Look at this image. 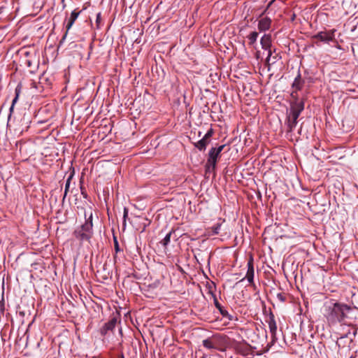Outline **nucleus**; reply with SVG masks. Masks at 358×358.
I'll return each mask as SVG.
<instances>
[{
    "label": "nucleus",
    "instance_id": "f257e3e1",
    "mask_svg": "<svg viewBox=\"0 0 358 358\" xmlns=\"http://www.w3.org/2000/svg\"><path fill=\"white\" fill-rule=\"evenodd\" d=\"M351 311L352 308L348 305L331 299L325 303L323 314L329 324H334L337 322H345Z\"/></svg>",
    "mask_w": 358,
    "mask_h": 358
},
{
    "label": "nucleus",
    "instance_id": "7ed1b4c3",
    "mask_svg": "<svg viewBox=\"0 0 358 358\" xmlns=\"http://www.w3.org/2000/svg\"><path fill=\"white\" fill-rule=\"evenodd\" d=\"M203 346L210 351H220L225 350L226 347V338L225 336L220 334H215L202 341Z\"/></svg>",
    "mask_w": 358,
    "mask_h": 358
},
{
    "label": "nucleus",
    "instance_id": "4be33fe9",
    "mask_svg": "<svg viewBox=\"0 0 358 358\" xmlns=\"http://www.w3.org/2000/svg\"><path fill=\"white\" fill-rule=\"evenodd\" d=\"M35 59V56L29 58L22 59V62L25 66L28 68H31L33 66V62Z\"/></svg>",
    "mask_w": 358,
    "mask_h": 358
},
{
    "label": "nucleus",
    "instance_id": "b1692460",
    "mask_svg": "<svg viewBox=\"0 0 358 358\" xmlns=\"http://www.w3.org/2000/svg\"><path fill=\"white\" fill-rule=\"evenodd\" d=\"M21 53H22V55L23 56L22 59L29 58V57H32L35 56L34 54H32L31 52H30L29 51H28L26 49L22 50Z\"/></svg>",
    "mask_w": 358,
    "mask_h": 358
},
{
    "label": "nucleus",
    "instance_id": "f8f14e48",
    "mask_svg": "<svg viewBox=\"0 0 358 358\" xmlns=\"http://www.w3.org/2000/svg\"><path fill=\"white\" fill-rule=\"evenodd\" d=\"M261 44L263 49L268 50L267 60H269L271 56V50L270 49L271 45V36L264 34L261 38Z\"/></svg>",
    "mask_w": 358,
    "mask_h": 358
},
{
    "label": "nucleus",
    "instance_id": "a878e982",
    "mask_svg": "<svg viewBox=\"0 0 358 358\" xmlns=\"http://www.w3.org/2000/svg\"><path fill=\"white\" fill-rule=\"evenodd\" d=\"M113 242H114V248L116 252H118L120 251V248L119 246V243L117 239V237L114 235L113 236Z\"/></svg>",
    "mask_w": 358,
    "mask_h": 358
},
{
    "label": "nucleus",
    "instance_id": "7c9ffc66",
    "mask_svg": "<svg viewBox=\"0 0 358 358\" xmlns=\"http://www.w3.org/2000/svg\"><path fill=\"white\" fill-rule=\"evenodd\" d=\"M81 194L83 195L84 198H87V194H85L81 187Z\"/></svg>",
    "mask_w": 358,
    "mask_h": 358
},
{
    "label": "nucleus",
    "instance_id": "6ab92c4d",
    "mask_svg": "<svg viewBox=\"0 0 358 358\" xmlns=\"http://www.w3.org/2000/svg\"><path fill=\"white\" fill-rule=\"evenodd\" d=\"M221 226H222V224L217 223L215 225L208 228L207 229V233H208V236H213V235L218 234L220 233Z\"/></svg>",
    "mask_w": 358,
    "mask_h": 358
},
{
    "label": "nucleus",
    "instance_id": "9d476101",
    "mask_svg": "<svg viewBox=\"0 0 358 358\" xmlns=\"http://www.w3.org/2000/svg\"><path fill=\"white\" fill-rule=\"evenodd\" d=\"M248 271L245 275V278H247L248 281L250 285L254 284V275H255V270H254V265H253V259L251 257L250 260L248 262ZM245 279L243 278L241 281H243Z\"/></svg>",
    "mask_w": 358,
    "mask_h": 358
},
{
    "label": "nucleus",
    "instance_id": "f3484780",
    "mask_svg": "<svg viewBox=\"0 0 358 358\" xmlns=\"http://www.w3.org/2000/svg\"><path fill=\"white\" fill-rule=\"evenodd\" d=\"M214 303H215V307L219 310L220 314L224 317H227L228 318L229 320H232L233 319V317L232 315H231L228 311H227L225 309H224V308L221 306V304L218 302V301L217 300V299H214Z\"/></svg>",
    "mask_w": 358,
    "mask_h": 358
},
{
    "label": "nucleus",
    "instance_id": "39448f33",
    "mask_svg": "<svg viewBox=\"0 0 358 358\" xmlns=\"http://www.w3.org/2000/svg\"><path fill=\"white\" fill-rule=\"evenodd\" d=\"M92 213H90L89 217L86 218L85 224L80 229L75 231L76 237L80 241L90 240L92 236Z\"/></svg>",
    "mask_w": 358,
    "mask_h": 358
},
{
    "label": "nucleus",
    "instance_id": "412c9836",
    "mask_svg": "<svg viewBox=\"0 0 358 358\" xmlns=\"http://www.w3.org/2000/svg\"><path fill=\"white\" fill-rule=\"evenodd\" d=\"M257 37H258V33L257 31L251 32L249 34V36H248V38L250 41V44L252 45V44L255 43L257 39Z\"/></svg>",
    "mask_w": 358,
    "mask_h": 358
},
{
    "label": "nucleus",
    "instance_id": "c756f323",
    "mask_svg": "<svg viewBox=\"0 0 358 358\" xmlns=\"http://www.w3.org/2000/svg\"><path fill=\"white\" fill-rule=\"evenodd\" d=\"M226 147V145H220L219 147L217 148H215V150L217 152H218L220 154L221 153V152L224 150V148Z\"/></svg>",
    "mask_w": 358,
    "mask_h": 358
},
{
    "label": "nucleus",
    "instance_id": "dca6fc26",
    "mask_svg": "<svg viewBox=\"0 0 358 358\" xmlns=\"http://www.w3.org/2000/svg\"><path fill=\"white\" fill-rule=\"evenodd\" d=\"M210 139L206 138V137L203 136V138L194 143V146L199 149L200 151H204L207 147V145L210 143Z\"/></svg>",
    "mask_w": 358,
    "mask_h": 358
},
{
    "label": "nucleus",
    "instance_id": "f03ea898",
    "mask_svg": "<svg viewBox=\"0 0 358 358\" xmlns=\"http://www.w3.org/2000/svg\"><path fill=\"white\" fill-rule=\"evenodd\" d=\"M304 109V103L303 101H296L292 103L290 108V114L287 117V132H292L297 124V119L301 113Z\"/></svg>",
    "mask_w": 358,
    "mask_h": 358
},
{
    "label": "nucleus",
    "instance_id": "423d86ee",
    "mask_svg": "<svg viewBox=\"0 0 358 358\" xmlns=\"http://www.w3.org/2000/svg\"><path fill=\"white\" fill-rule=\"evenodd\" d=\"M220 157V154L217 152L215 148H212L208 152V157L206 164V169L209 170L210 168L214 170L216 167L217 159Z\"/></svg>",
    "mask_w": 358,
    "mask_h": 358
},
{
    "label": "nucleus",
    "instance_id": "4468645a",
    "mask_svg": "<svg viewBox=\"0 0 358 358\" xmlns=\"http://www.w3.org/2000/svg\"><path fill=\"white\" fill-rule=\"evenodd\" d=\"M21 90H22V87H21V85L19 84V85H17V86L16 87V88L15 90V96L13 99L12 104L9 109V115H8V121L10 120L12 113H13L15 104L17 103V101L18 100L19 96L21 93Z\"/></svg>",
    "mask_w": 358,
    "mask_h": 358
},
{
    "label": "nucleus",
    "instance_id": "5701e85b",
    "mask_svg": "<svg viewBox=\"0 0 358 358\" xmlns=\"http://www.w3.org/2000/svg\"><path fill=\"white\" fill-rule=\"evenodd\" d=\"M73 178V174H71L66 181V185H65V190H64V199L66 197V194H67V192L69 189V187H70V183H71V180Z\"/></svg>",
    "mask_w": 358,
    "mask_h": 358
},
{
    "label": "nucleus",
    "instance_id": "6e6552de",
    "mask_svg": "<svg viewBox=\"0 0 358 358\" xmlns=\"http://www.w3.org/2000/svg\"><path fill=\"white\" fill-rule=\"evenodd\" d=\"M131 223L136 230L140 232H143L146 227L149 224L148 219L140 216L134 217Z\"/></svg>",
    "mask_w": 358,
    "mask_h": 358
},
{
    "label": "nucleus",
    "instance_id": "2eb2a0df",
    "mask_svg": "<svg viewBox=\"0 0 358 358\" xmlns=\"http://www.w3.org/2000/svg\"><path fill=\"white\" fill-rule=\"evenodd\" d=\"M271 20L268 17H264L259 21L258 28L260 31H266L271 27Z\"/></svg>",
    "mask_w": 358,
    "mask_h": 358
},
{
    "label": "nucleus",
    "instance_id": "cd10ccee",
    "mask_svg": "<svg viewBox=\"0 0 358 358\" xmlns=\"http://www.w3.org/2000/svg\"><path fill=\"white\" fill-rule=\"evenodd\" d=\"M277 298L282 302H284L286 300V297L282 293H278L277 294Z\"/></svg>",
    "mask_w": 358,
    "mask_h": 358
},
{
    "label": "nucleus",
    "instance_id": "9b49d317",
    "mask_svg": "<svg viewBox=\"0 0 358 358\" xmlns=\"http://www.w3.org/2000/svg\"><path fill=\"white\" fill-rule=\"evenodd\" d=\"M80 11H76V10H74L71 12V16L68 20V22L66 25V31L62 38V41H64L66 36H67V34H68V31H69V29L71 28V27L73 26V23L75 22V21L76 20V19L78 18V17L80 15Z\"/></svg>",
    "mask_w": 358,
    "mask_h": 358
},
{
    "label": "nucleus",
    "instance_id": "393cba45",
    "mask_svg": "<svg viewBox=\"0 0 358 358\" xmlns=\"http://www.w3.org/2000/svg\"><path fill=\"white\" fill-rule=\"evenodd\" d=\"M128 217V209L127 208H124V214H123V222L122 227L124 229L127 225V218Z\"/></svg>",
    "mask_w": 358,
    "mask_h": 358
},
{
    "label": "nucleus",
    "instance_id": "bb28decb",
    "mask_svg": "<svg viewBox=\"0 0 358 358\" xmlns=\"http://www.w3.org/2000/svg\"><path fill=\"white\" fill-rule=\"evenodd\" d=\"M214 134V131L212 128H210L207 132L206 134L203 136L204 137H206V138H208V139H210V138L212 137V136Z\"/></svg>",
    "mask_w": 358,
    "mask_h": 358
},
{
    "label": "nucleus",
    "instance_id": "2f4dec72",
    "mask_svg": "<svg viewBox=\"0 0 358 358\" xmlns=\"http://www.w3.org/2000/svg\"><path fill=\"white\" fill-rule=\"evenodd\" d=\"M351 358H354V357H351Z\"/></svg>",
    "mask_w": 358,
    "mask_h": 358
},
{
    "label": "nucleus",
    "instance_id": "a211bd4d",
    "mask_svg": "<svg viewBox=\"0 0 358 358\" xmlns=\"http://www.w3.org/2000/svg\"><path fill=\"white\" fill-rule=\"evenodd\" d=\"M303 83L304 82L301 79V73L298 71V74L292 83V88L296 91L301 90L303 86Z\"/></svg>",
    "mask_w": 358,
    "mask_h": 358
},
{
    "label": "nucleus",
    "instance_id": "0eeeda50",
    "mask_svg": "<svg viewBox=\"0 0 358 358\" xmlns=\"http://www.w3.org/2000/svg\"><path fill=\"white\" fill-rule=\"evenodd\" d=\"M266 322L268 325V329L271 335L272 342L275 343L277 341V323L275 320L274 314L271 311L268 314Z\"/></svg>",
    "mask_w": 358,
    "mask_h": 358
},
{
    "label": "nucleus",
    "instance_id": "c85d7f7f",
    "mask_svg": "<svg viewBox=\"0 0 358 358\" xmlns=\"http://www.w3.org/2000/svg\"><path fill=\"white\" fill-rule=\"evenodd\" d=\"M100 22H101V13H98L96 14V26L98 28L99 27Z\"/></svg>",
    "mask_w": 358,
    "mask_h": 358
},
{
    "label": "nucleus",
    "instance_id": "aec40b11",
    "mask_svg": "<svg viewBox=\"0 0 358 358\" xmlns=\"http://www.w3.org/2000/svg\"><path fill=\"white\" fill-rule=\"evenodd\" d=\"M174 230L172 229L169 233H168L166 236L160 241V243L164 247L166 248L169 244L171 241V237L173 233H174Z\"/></svg>",
    "mask_w": 358,
    "mask_h": 358
},
{
    "label": "nucleus",
    "instance_id": "ddd939ff",
    "mask_svg": "<svg viewBox=\"0 0 358 358\" xmlns=\"http://www.w3.org/2000/svg\"><path fill=\"white\" fill-rule=\"evenodd\" d=\"M117 324V319L112 318L108 322L105 323L102 328L100 329L101 335L105 336L109 331H113Z\"/></svg>",
    "mask_w": 358,
    "mask_h": 358
},
{
    "label": "nucleus",
    "instance_id": "20e7f679",
    "mask_svg": "<svg viewBox=\"0 0 358 358\" xmlns=\"http://www.w3.org/2000/svg\"><path fill=\"white\" fill-rule=\"evenodd\" d=\"M356 334L357 330L355 327L350 325H341V329L337 332L339 336L337 338L336 345L338 348H344L345 346L344 340L348 338V343L350 344L353 341Z\"/></svg>",
    "mask_w": 358,
    "mask_h": 358
},
{
    "label": "nucleus",
    "instance_id": "1a4fd4ad",
    "mask_svg": "<svg viewBox=\"0 0 358 358\" xmlns=\"http://www.w3.org/2000/svg\"><path fill=\"white\" fill-rule=\"evenodd\" d=\"M335 30L329 31H320L316 35L313 36L314 38H317L320 41L328 43L334 39Z\"/></svg>",
    "mask_w": 358,
    "mask_h": 358
}]
</instances>
